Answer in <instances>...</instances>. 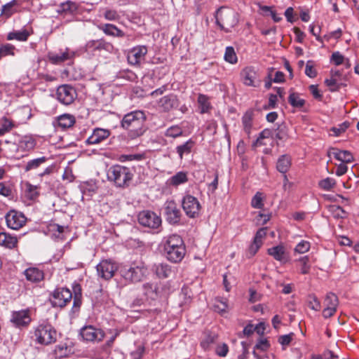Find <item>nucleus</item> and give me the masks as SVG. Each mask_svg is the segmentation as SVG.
Masks as SVG:
<instances>
[{"label": "nucleus", "mask_w": 359, "mask_h": 359, "mask_svg": "<svg viewBox=\"0 0 359 359\" xmlns=\"http://www.w3.org/2000/svg\"><path fill=\"white\" fill-rule=\"evenodd\" d=\"M29 34L25 30H19V31H13L8 34L7 39L8 40H18L20 41H27Z\"/></svg>", "instance_id": "72a5a7b5"}, {"label": "nucleus", "mask_w": 359, "mask_h": 359, "mask_svg": "<svg viewBox=\"0 0 359 359\" xmlns=\"http://www.w3.org/2000/svg\"><path fill=\"white\" fill-rule=\"evenodd\" d=\"M99 28L107 35L118 37H123L124 36V33L121 29L111 24H105L100 26Z\"/></svg>", "instance_id": "c756f323"}, {"label": "nucleus", "mask_w": 359, "mask_h": 359, "mask_svg": "<svg viewBox=\"0 0 359 359\" xmlns=\"http://www.w3.org/2000/svg\"><path fill=\"white\" fill-rule=\"evenodd\" d=\"M16 5V0H12L9 3L4 5L1 8V15L5 17L6 18H10L16 12L17 10L15 8Z\"/></svg>", "instance_id": "473e14b6"}, {"label": "nucleus", "mask_w": 359, "mask_h": 359, "mask_svg": "<svg viewBox=\"0 0 359 359\" xmlns=\"http://www.w3.org/2000/svg\"><path fill=\"white\" fill-rule=\"evenodd\" d=\"M194 147V142L189 140L184 144L179 145L176 147V151L179 155L180 159H182L184 155L191 154L193 147Z\"/></svg>", "instance_id": "c85d7f7f"}, {"label": "nucleus", "mask_w": 359, "mask_h": 359, "mask_svg": "<svg viewBox=\"0 0 359 359\" xmlns=\"http://www.w3.org/2000/svg\"><path fill=\"white\" fill-rule=\"evenodd\" d=\"M328 211L336 219H343L346 217V212L340 206L331 205L327 207Z\"/></svg>", "instance_id": "e433bc0d"}, {"label": "nucleus", "mask_w": 359, "mask_h": 359, "mask_svg": "<svg viewBox=\"0 0 359 359\" xmlns=\"http://www.w3.org/2000/svg\"><path fill=\"white\" fill-rule=\"evenodd\" d=\"M268 253L279 262H285V248L283 245H277L268 249Z\"/></svg>", "instance_id": "cd10ccee"}, {"label": "nucleus", "mask_w": 359, "mask_h": 359, "mask_svg": "<svg viewBox=\"0 0 359 359\" xmlns=\"http://www.w3.org/2000/svg\"><path fill=\"white\" fill-rule=\"evenodd\" d=\"M25 189L26 196L29 199L33 200L38 196L36 186H34L29 182H26L25 184Z\"/></svg>", "instance_id": "49530a36"}, {"label": "nucleus", "mask_w": 359, "mask_h": 359, "mask_svg": "<svg viewBox=\"0 0 359 359\" xmlns=\"http://www.w3.org/2000/svg\"><path fill=\"white\" fill-rule=\"evenodd\" d=\"M266 235V228H262L259 231H257L254 241H256L257 243L262 244V241L265 238Z\"/></svg>", "instance_id": "69168bd1"}, {"label": "nucleus", "mask_w": 359, "mask_h": 359, "mask_svg": "<svg viewBox=\"0 0 359 359\" xmlns=\"http://www.w3.org/2000/svg\"><path fill=\"white\" fill-rule=\"evenodd\" d=\"M147 53V48L144 46L134 47L128 54V61L131 65H138L144 60Z\"/></svg>", "instance_id": "a211bd4d"}, {"label": "nucleus", "mask_w": 359, "mask_h": 359, "mask_svg": "<svg viewBox=\"0 0 359 359\" xmlns=\"http://www.w3.org/2000/svg\"><path fill=\"white\" fill-rule=\"evenodd\" d=\"M144 351L143 346H138L137 349L131 353L133 359H141Z\"/></svg>", "instance_id": "774afa93"}, {"label": "nucleus", "mask_w": 359, "mask_h": 359, "mask_svg": "<svg viewBox=\"0 0 359 359\" xmlns=\"http://www.w3.org/2000/svg\"><path fill=\"white\" fill-rule=\"evenodd\" d=\"M182 208L186 215L195 218L199 215L201 205L198 199L191 195H187L182 200Z\"/></svg>", "instance_id": "6e6552de"}, {"label": "nucleus", "mask_w": 359, "mask_h": 359, "mask_svg": "<svg viewBox=\"0 0 359 359\" xmlns=\"http://www.w3.org/2000/svg\"><path fill=\"white\" fill-rule=\"evenodd\" d=\"M217 24L222 29L229 32L238 22L236 13L227 7L219 8L215 14Z\"/></svg>", "instance_id": "20e7f679"}, {"label": "nucleus", "mask_w": 359, "mask_h": 359, "mask_svg": "<svg viewBox=\"0 0 359 359\" xmlns=\"http://www.w3.org/2000/svg\"><path fill=\"white\" fill-rule=\"evenodd\" d=\"M214 309L221 314L226 313L228 309L226 302L222 299H216L214 304Z\"/></svg>", "instance_id": "de8ad7c7"}, {"label": "nucleus", "mask_w": 359, "mask_h": 359, "mask_svg": "<svg viewBox=\"0 0 359 359\" xmlns=\"http://www.w3.org/2000/svg\"><path fill=\"white\" fill-rule=\"evenodd\" d=\"M15 46L10 43L0 46V60L8 55L13 56L15 55Z\"/></svg>", "instance_id": "79ce46f5"}, {"label": "nucleus", "mask_w": 359, "mask_h": 359, "mask_svg": "<svg viewBox=\"0 0 359 359\" xmlns=\"http://www.w3.org/2000/svg\"><path fill=\"white\" fill-rule=\"evenodd\" d=\"M6 222L8 228L18 230L25 225L26 217L20 212L11 210L6 215Z\"/></svg>", "instance_id": "9b49d317"}, {"label": "nucleus", "mask_w": 359, "mask_h": 359, "mask_svg": "<svg viewBox=\"0 0 359 359\" xmlns=\"http://www.w3.org/2000/svg\"><path fill=\"white\" fill-rule=\"evenodd\" d=\"M271 132L270 130H268V129H266L264 130H263L260 134H259V137L257 139L256 142H255L254 145L255 147H258V146H261V145H263V144H266L265 143H264L262 142V140L265 138H268L269 137V136L271 135Z\"/></svg>", "instance_id": "13d9d810"}, {"label": "nucleus", "mask_w": 359, "mask_h": 359, "mask_svg": "<svg viewBox=\"0 0 359 359\" xmlns=\"http://www.w3.org/2000/svg\"><path fill=\"white\" fill-rule=\"evenodd\" d=\"M35 341L41 345H49L56 341L57 332L48 324H41L34 330Z\"/></svg>", "instance_id": "39448f33"}, {"label": "nucleus", "mask_w": 359, "mask_h": 359, "mask_svg": "<svg viewBox=\"0 0 359 359\" xmlns=\"http://www.w3.org/2000/svg\"><path fill=\"white\" fill-rule=\"evenodd\" d=\"M148 269L142 262L134 263L129 267L121 270V276L128 280L139 282L147 276Z\"/></svg>", "instance_id": "423d86ee"}, {"label": "nucleus", "mask_w": 359, "mask_h": 359, "mask_svg": "<svg viewBox=\"0 0 359 359\" xmlns=\"http://www.w3.org/2000/svg\"><path fill=\"white\" fill-rule=\"evenodd\" d=\"M216 339V335L215 334H209L205 337V338L201 341V346L204 349H208L210 346V345L215 342Z\"/></svg>", "instance_id": "bf43d9fd"}, {"label": "nucleus", "mask_w": 359, "mask_h": 359, "mask_svg": "<svg viewBox=\"0 0 359 359\" xmlns=\"http://www.w3.org/2000/svg\"><path fill=\"white\" fill-rule=\"evenodd\" d=\"M215 351L219 356L224 357L229 351L228 346L226 344H219L217 345Z\"/></svg>", "instance_id": "e2e57ef3"}, {"label": "nucleus", "mask_w": 359, "mask_h": 359, "mask_svg": "<svg viewBox=\"0 0 359 359\" xmlns=\"http://www.w3.org/2000/svg\"><path fill=\"white\" fill-rule=\"evenodd\" d=\"M74 123L75 118L70 114H63L57 118V124L62 128H70Z\"/></svg>", "instance_id": "2f4dec72"}, {"label": "nucleus", "mask_w": 359, "mask_h": 359, "mask_svg": "<svg viewBox=\"0 0 359 359\" xmlns=\"http://www.w3.org/2000/svg\"><path fill=\"white\" fill-rule=\"evenodd\" d=\"M253 111L252 110L247 111L243 118L242 123L245 132L248 134L250 133V130L252 126Z\"/></svg>", "instance_id": "f704fd0d"}, {"label": "nucleus", "mask_w": 359, "mask_h": 359, "mask_svg": "<svg viewBox=\"0 0 359 359\" xmlns=\"http://www.w3.org/2000/svg\"><path fill=\"white\" fill-rule=\"evenodd\" d=\"M76 53L69 48L60 49L58 52H50L48 55L49 61L53 65H60L66 61L72 60Z\"/></svg>", "instance_id": "9d476101"}, {"label": "nucleus", "mask_w": 359, "mask_h": 359, "mask_svg": "<svg viewBox=\"0 0 359 359\" xmlns=\"http://www.w3.org/2000/svg\"><path fill=\"white\" fill-rule=\"evenodd\" d=\"M338 298L334 293H328L324 301L325 309L323 311V316L324 318H327L332 316L338 306Z\"/></svg>", "instance_id": "dca6fc26"}, {"label": "nucleus", "mask_w": 359, "mask_h": 359, "mask_svg": "<svg viewBox=\"0 0 359 359\" xmlns=\"http://www.w3.org/2000/svg\"><path fill=\"white\" fill-rule=\"evenodd\" d=\"M26 278L31 282H39L43 278V273L35 267H31L25 271Z\"/></svg>", "instance_id": "393cba45"}, {"label": "nucleus", "mask_w": 359, "mask_h": 359, "mask_svg": "<svg viewBox=\"0 0 359 359\" xmlns=\"http://www.w3.org/2000/svg\"><path fill=\"white\" fill-rule=\"evenodd\" d=\"M291 165V158L287 155L280 156L277 161V170L283 174H285Z\"/></svg>", "instance_id": "bb28decb"}, {"label": "nucleus", "mask_w": 359, "mask_h": 359, "mask_svg": "<svg viewBox=\"0 0 359 359\" xmlns=\"http://www.w3.org/2000/svg\"><path fill=\"white\" fill-rule=\"evenodd\" d=\"M47 158L44 156L31 160L25 165V171H29L38 168L41 165L46 161Z\"/></svg>", "instance_id": "58836bf2"}, {"label": "nucleus", "mask_w": 359, "mask_h": 359, "mask_svg": "<svg viewBox=\"0 0 359 359\" xmlns=\"http://www.w3.org/2000/svg\"><path fill=\"white\" fill-rule=\"evenodd\" d=\"M243 83L248 86H256L259 83L257 74L255 69L251 67H245L241 72Z\"/></svg>", "instance_id": "4be33fe9"}, {"label": "nucleus", "mask_w": 359, "mask_h": 359, "mask_svg": "<svg viewBox=\"0 0 359 359\" xmlns=\"http://www.w3.org/2000/svg\"><path fill=\"white\" fill-rule=\"evenodd\" d=\"M349 126V123L347 122L343 123L339 127H334L332 128V131L334 133V136H339L340 134L344 133Z\"/></svg>", "instance_id": "680f3d73"}, {"label": "nucleus", "mask_w": 359, "mask_h": 359, "mask_svg": "<svg viewBox=\"0 0 359 359\" xmlns=\"http://www.w3.org/2000/svg\"><path fill=\"white\" fill-rule=\"evenodd\" d=\"M327 156L330 158H334L342 163H349L353 161L354 158L352 154L346 150H339L335 148H331L327 151Z\"/></svg>", "instance_id": "6ab92c4d"}, {"label": "nucleus", "mask_w": 359, "mask_h": 359, "mask_svg": "<svg viewBox=\"0 0 359 359\" xmlns=\"http://www.w3.org/2000/svg\"><path fill=\"white\" fill-rule=\"evenodd\" d=\"M224 58L226 62L231 64H236L238 61V57L234 48L231 46L226 48Z\"/></svg>", "instance_id": "ea45409f"}, {"label": "nucleus", "mask_w": 359, "mask_h": 359, "mask_svg": "<svg viewBox=\"0 0 359 359\" xmlns=\"http://www.w3.org/2000/svg\"><path fill=\"white\" fill-rule=\"evenodd\" d=\"M36 145L35 140L33 137L25 136L19 142V147L27 150H31Z\"/></svg>", "instance_id": "a19ab883"}, {"label": "nucleus", "mask_w": 359, "mask_h": 359, "mask_svg": "<svg viewBox=\"0 0 359 359\" xmlns=\"http://www.w3.org/2000/svg\"><path fill=\"white\" fill-rule=\"evenodd\" d=\"M81 335L83 339L88 341H101L104 336L102 330L96 329L90 325L86 326L81 329Z\"/></svg>", "instance_id": "f3484780"}, {"label": "nucleus", "mask_w": 359, "mask_h": 359, "mask_svg": "<svg viewBox=\"0 0 359 359\" xmlns=\"http://www.w3.org/2000/svg\"><path fill=\"white\" fill-rule=\"evenodd\" d=\"M72 297V294L69 290L64 287L57 288L53 292L51 302L54 306L63 307Z\"/></svg>", "instance_id": "f8f14e48"}, {"label": "nucleus", "mask_w": 359, "mask_h": 359, "mask_svg": "<svg viewBox=\"0 0 359 359\" xmlns=\"http://www.w3.org/2000/svg\"><path fill=\"white\" fill-rule=\"evenodd\" d=\"M138 221L141 225L151 229H156L161 224V217L149 210L141 212L138 215Z\"/></svg>", "instance_id": "1a4fd4ad"}, {"label": "nucleus", "mask_w": 359, "mask_h": 359, "mask_svg": "<svg viewBox=\"0 0 359 359\" xmlns=\"http://www.w3.org/2000/svg\"><path fill=\"white\" fill-rule=\"evenodd\" d=\"M288 101L290 104L294 107H302L304 106L305 101L301 98L298 93H292L290 95Z\"/></svg>", "instance_id": "37998d69"}, {"label": "nucleus", "mask_w": 359, "mask_h": 359, "mask_svg": "<svg viewBox=\"0 0 359 359\" xmlns=\"http://www.w3.org/2000/svg\"><path fill=\"white\" fill-rule=\"evenodd\" d=\"M300 272L302 274H307L310 271L311 265L308 256H304L298 259Z\"/></svg>", "instance_id": "a18cd8bd"}, {"label": "nucleus", "mask_w": 359, "mask_h": 359, "mask_svg": "<svg viewBox=\"0 0 359 359\" xmlns=\"http://www.w3.org/2000/svg\"><path fill=\"white\" fill-rule=\"evenodd\" d=\"M331 61L336 65H340L344 62V57L339 52H334L332 55Z\"/></svg>", "instance_id": "052dcab7"}, {"label": "nucleus", "mask_w": 359, "mask_h": 359, "mask_svg": "<svg viewBox=\"0 0 359 359\" xmlns=\"http://www.w3.org/2000/svg\"><path fill=\"white\" fill-rule=\"evenodd\" d=\"M104 18L108 20H116L118 19V15L114 10H107L104 13Z\"/></svg>", "instance_id": "338daca9"}, {"label": "nucleus", "mask_w": 359, "mask_h": 359, "mask_svg": "<svg viewBox=\"0 0 359 359\" xmlns=\"http://www.w3.org/2000/svg\"><path fill=\"white\" fill-rule=\"evenodd\" d=\"M310 249V243L306 241H300L295 247V252L303 254L308 252Z\"/></svg>", "instance_id": "4d7b16f0"}, {"label": "nucleus", "mask_w": 359, "mask_h": 359, "mask_svg": "<svg viewBox=\"0 0 359 359\" xmlns=\"http://www.w3.org/2000/svg\"><path fill=\"white\" fill-rule=\"evenodd\" d=\"M107 175V179L118 187H128L133 177V174L129 168L120 165L111 166Z\"/></svg>", "instance_id": "7ed1b4c3"}, {"label": "nucleus", "mask_w": 359, "mask_h": 359, "mask_svg": "<svg viewBox=\"0 0 359 359\" xmlns=\"http://www.w3.org/2000/svg\"><path fill=\"white\" fill-rule=\"evenodd\" d=\"M325 84L330 88L331 91H337L340 88L339 80L335 77H330L325 81Z\"/></svg>", "instance_id": "3c124183"}, {"label": "nucleus", "mask_w": 359, "mask_h": 359, "mask_svg": "<svg viewBox=\"0 0 359 359\" xmlns=\"http://www.w3.org/2000/svg\"><path fill=\"white\" fill-rule=\"evenodd\" d=\"M145 115L142 111H135L126 114L121 121V126L128 130V135L134 139L143 135Z\"/></svg>", "instance_id": "f257e3e1"}, {"label": "nucleus", "mask_w": 359, "mask_h": 359, "mask_svg": "<svg viewBox=\"0 0 359 359\" xmlns=\"http://www.w3.org/2000/svg\"><path fill=\"white\" fill-rule=\"evenodd\" d=\"M11 321L16 327L27 326L31 322V317L28 310L14 311L12 314Z\"/></svg>", "instance_id": "aec40b11"}, {"label": "nucleus", "mask_w": 359, "mask_h": 359, "mask_svg": "<svg viewBox=\"0 0 359 359\" xmlns=\"http://www.w3.org/2000/svg\"><path fill=\"white\" fill-rule=\"evenodd\" d=\"M318 184L321 189L329 191L335 186L336 181L333 178L327 177L320 180Z\"/></svg>", "instance_id": "09e8293b"}, {"label": "nucleus", "mask_w": 359, "mask_h": 359, "mask_svg": "<svg viewBox=\"0 0 359 359\" xmlns=\"http://www.w3.org/2000/svg\"><path fill=\"white\" fill-rule=\"evenodd\" d=\"M179 106V100L174 94H169L161 97L157 101V107L163 112H168Z\"/></svg>", "instance_id": "2eb2a0df"}, {"label": "nucleus", "mask_w": 359, "mask_h": 359, "mask_svg": "<svg viewBox=\"0 0 359 359\" xmlns=\"http://www.w3.org/2000/svg\"><path fill=\"white\" fill-rule=\"evenodd\" d=\"M188 181L187 173L184 172H178L173 176H172L168 182L172 186L177 187L182 184H184Z\"/></svg>", "instance_id": "7c9ffc66"}, {"label": "nucleus", "mask_w": 359, "mask_h": 359, "mask_svg": "<svg viewBox=\"0 0 359 359\" xmlns=\"http://www.w3.org/2000/svg\"><path fill=\"white\" fill-rule=\"evenodd\" d=\"M294 334L290 333L288 334L282 335L279 337L278 341L282 346H287L291 342L293 338Z\"/></svg>", "instance_id": "0e129e2a"}, {"label": "nucleus", "mask_w": 359, "mask_h": 359, "mask_svg": "<svg viewBox=\"0 0 359 359\" xmlns=\"http://www.w3.org/2000/svg\"><path fill=\"white\" fill-rule=\"evenodd\" d=\"M13 127H14V123L11 119L6 118V116L1 118H0V136H2L4 134L11 131Z\"/></svg>", "instance_id": "c9c22d12"}, {"label": "nucleus", "mask_w": 359, "mask_h": 359, "mask_svg": "<svg viewBox=\"0 0 359 359\" xmlns=\"http://www.w3.org/2000/svg\"><path fill=\"white\" fill-rule=\"evenodd\" d=\"M314 62L312 60L307 61L305 67V74L310 78H315L317 76V71L314 67Z\"/></svg>", "instance_id": "8fccbe9b"}, {"label": "nucleus", "mask_w": 359, "mask_h": 359, "mask_svg": "<svg viewBox=\"0 0 359 359\" xmlns=\"http://www.w3.org/2000/svg\"><path fill=\"white\" fill-rule=\"evenodd\" d=\"M17 243L18 239L15 236L6 232L0 233V245L12 249L17 245Z\"/></svg>", "instance_id": "b1692460"}, {"label": "nucleus", "mask_w": 359, "mask_h": 359, "mask_svg": "<svg viewBox=\"0 0 359 359\" xmlns=\"http://www.w3.org/2000/svg\"><path fill=\"white\" fill-rule=\"evenodd\" d=\"M111 45L104 40H91L86 44V48L88 51H95L100 50H109Z\"/></svg>", "instance_id": "5701e85b"}, {"label": "nucleus", "mask_w": 359, "mask_h": 359, "mask_svg": "<svg viewBox=\"0 0 359 359\" xmlns=\"http://www.w3.org/2000/svg\"><path fill=\"white\" fill-rule=\"evenodd\" d=\"M164 212L170 224H177L180 220L181 212L173 201H167L164 204Z\"/></svg>", "instance_id": "4468645a"}, {"label": "nucleus", "mask_w": 359, "mask_h": 359, "mask_svg": "<svg viewBox=\"0 0 359 359\" xmlns=\"http://www.w3.org/2000/svg\"><path fill=\"white\" fill-rule=\"evenodd\" d=\"M182 135V130L177 126L170 127L165 132V135L170 137H177Z\"/></svg>", "instance_id": "864d4df0"}, {"label": "nucleus", "mask_w": 359, "mask_h": 359, "mask_svg": "<svg viewBox=\"0 0 359 359\" xmlns=\"http://www.w3.org/2000/svg\"><path fill=\"white\" fill-rule=\"evenodd\" d=\"M70 353V349L64 344V345H58L56 346L55 349V353L56 357L57 358H64L67 356Z\"/></svg>", "instance_id": "603ef678"}, {"label": "nucleus", "mask_w": 359, "mask_h": 359, "mask_svg": "<svg viewBox=\"0 0 359 359\" xmlns=\"http://www.w3.org/2000/svg\"><path fill=\"white\" fill-rule=\"evenodd\" d=\"M154 271L160 278H166L172 274V269L170 265L165 263L155 264Z\"/></svg>", "instance_id": "a878e982"}, {"label": "nucleus", "mask_w": 359, "mask_h": 359, "mask_svg": "<svg viewBox=\"0 0 359 359\" xmlns=\"http://www.w3.org/2000/svg\"><path fill=\"white\" fill-rule=\"evenodd\" d=\"M308 305L314 311H319L321 308L320 303L315 295H310L308 299Z\"/></svg>", "instance_id": "6e6d98bb"}, {"label": "nucleus", "mask_w": 359, "mask_h": 359, "mask_svg": "<svg viewBox=\"0 0 359 359\" xmlns=\"http://www.w3.org/2000/svg\"><path fill=\"white\" fill-rule=\"evenodd\" d=\"M48 231L52 233L53 236L57 238L62 239V233L65 231L63 226L58 225L57 224H50Z\"/></svg>", "instance_id": "c03bdc74"}, {"label": "nucleus", "mask_w": 359, "mask_h": 359, "mask_svg": "<svg viewBox=\"0 0 359 359\" xmlns=\"http://www.w3.org/2000/svg\"><path fill=\"white\" fill-rule=\"evenodd\" d=\"M164 251L168 260L175 263L180 262L186 252L182 238L178 235L168 237L164 245Z\"/></svg>", "instance_id": "f03ea898"}, {"label": "nucleus", "mask_w": 359, "mask_h": 359, "mask_svg": "<svg viewBox=\"0 0 359 359\" xmlns=\"http://www.w3.org/2000/svg\"><path fill=\"white\" fill-rule=\"evenodd\" d=\"M110 133L109 130L97 128L93 130L92 135L86 140V142L88 144H99L108 138Z\"/></svg>", "instance_id": "412c9836"}, {"label": "nucleus", "mask_w": 359, "mask_h": 359, "mask_svg": "<svg viewBox=\"0 0 359 359\" xmlns=\"http://www.w3.org/2000/svg\"><path fill=\"white\" fill-rule=\"evenodd\" d=\"M76 96V90L69 85H62L57 89V100L64 105H69L73 103Z\"/></svg>", "instance_id": "0eeeda50"}, {"label": "nucleus", "mask_w": 359, "mask_h": 359, "mask_svg": "<svg viewBox=\"0 0 359 359\" xmlns=\"http://www.w3.org/2000/svg\"><path fill=\"white\" fill-rule=\"evenodd\" d=\"M116 270L117 266L116 264L109 260H102L97 265L98 276L104 280L111 278Z\"/></svg>", "instance_id": "ddd939ff"}, {"label": "nucleus", "mask_w": 359, "mask_h": 359, "mask_svg": "<svg viewBox=\"0 0 359 359\" xmlns=\"http://www.w3.org/2000/svg\"><path fill=\"white\" fill-rule=\"evenodd\" d=\"M198 103L201 113H207L210 109V103L208 97L203 94H199L198 97Z\"/></svg>", "instance_id": "4c0bfd02"}, {"label": "nucleus", "mask_w": 359, "mask_h": 359, "mask_svg": "<svg viewBox=\"0 0 359 359\" xmlns=\"http://www.w3.org/2000/svg\"><path fill=\"white\" fill-rule=\"evenodd\" d=\"M251 205L255 208H262L263 204V197L261 192H257L251 201Z\"/></svg>", "instance_id": "5fc2aeb1"}]
</instances>
